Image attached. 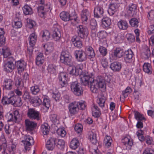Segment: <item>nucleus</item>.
<instances>
[{
  "mask_svg": "<svg viewBox=\"0 0 154 154\" xmlns=\"http://www.w3.org/2000/svg\"><path fill=\"white\" fill-rule=\"evenodd\" d=\"M66 75L67 74L64 72H61L59 74L58 76L59 83L62 87H66L68 85Z\"/></svg>",
  "mask_w": 154,
  "mask_h": 154,
  "instance_id": "14",
  "label": "nucleus"
},
{
  "mask_svg": "<svg viewBox=\"0 0 154 154\" xmlns=\"http://www.w3.org/2000/svg\"><path fill=\"white\" fill-rule=\"evenodd\" d=\"M35 22L33 20L29 19L27 20V26L29 28L31 29L35 25Z\"/></svg>",
  "mask_w": 154,
  "mask_h": 154,
  "instance_id": "56",
  "label": "nucleus"
},
{
  "mask_svg": "<svg viewBox=\"0 0 154 154\" xmlns=\"http://www.w3.org/2000/svg\"><path fill=\"white\" fill-rule=\"evenodd\" d=\"M92 115L94 117L97 118L99 117L101 113L100 109L97 106L94 104L93 107L92 108Z\"/></svg>",
  "mask_w": 154,
  "mask_h": 154,
  "instance_id": "34",
  "label": "nucleus"
},
{
  "mask_svg": "<svg viewBox=\"0 0 154 154\" xmlns=\"http://www.w3.org/2000/svg\"><path fill=\"white\" fill-rule=\"evenodd\" d=\"M143 69L144 72L149 75L152 74V69L151 64L148 63H145L143 66Z\"/></svg>",
  "mask_w": 154,
  "mask_h": 154,
  "instance_id": "25",
  "label": "nucleus"
},
{
  "mask_svg": "<svg viewBox=\"0 0 154 154\" xmlns=\"http://www.w3.org/2000/svg\"><path fill=\"white\" fill-rule=\"evenodd\" d=\"M42 104L45 107L46 109H48L50 106V100L47 98H44Z\"/></svg>",
  "mask_w": 154,
  "mask_h": 154,
  "instance_id": "48",
  "label": "nucleus"
},
{
  "mask_svg": "<svg viewBox=\"0 0 154 154\" xmlns=\"http://www.w3.org/2000/svg\"><path fill=\"white\" fill-rule=\"evenodd\" d=\"M119 7V5L116 3L111 4L109 7L108 12L110 16H112L117 11Z\"/></svg>",
  "mask_w": 154,
  "mask_h": 154,
  "instance_id": "23",
  "label": "nucleus"
},
{
  "mask_svg": "<svg viewBox=\"0 0 154 154\" xmlns=\"http://www.w3.org/2000/svg\"><path fill=\"white\" fill-rule=\"evenodd\" d=\"M74 129L78 133H80L83 130V126L81 124H77L74 127Z\"/></svg>",
  "mask_w": 154,
  "mask_h": 154,
  "instance_id": "55",
  "label": "nucleus"
},
{
  "mask_svg": "<svg viewBox=\"0 0 154 154\" xmlns=\"http://www.w3.org/2000/svg\"><path fill=\"white\" fill-rule=\"evenodd\" d=\"M90 14L87 9L82 11L81 13V18L82 24L87 25L88 24L90 17Z\"/></svg>",
  "mask_w": 154,
  "mask_h": 154,
  "instance_id": "8",
  "label": "nucleus"
},
{
  "mask_svg": "<svg viewBox=\"0 0 154 154\" xmlns=\"http://www.w3.org/2000/svg\"><path fill=\"white\" fill-rule=\"evenodd\" d=\"M71 90L74 94L77 96L81 95L83 93L82 87H71Z\"/></svg>",
  "mask_w": 154,
  "mask_h": 154,
  "instance_id": "36",
  "label": "nucleus"
},
{
  "mask_svg": "<svg viewBox=\"0 0 154 154\" xmlns=\"http://www.w3.org/2000/svg\"><path fill=\"white\" fill-rule=\"evenodd\" d=\"M143 154H154V151L151 148H147L145 150Z\"/></svg>",
  "mask_w": 154,
  "mask_h": 154,
  "instance_id": "64",
  "label": "nucleus"
},
{
  "mask_svg": "<svg viewBox=\"0 0 154 154\" xmlns=\"http://www.w3.org/2000/svg\"><path fill=\"white\" fill-rule=\"evenodd\" d=\"M124 38V37L121 34H119L115 38V41L116 43H119L122 42Z\"/></svg>",
  "mask_w": 154,
  "mask_h": 154,
  "instance_id": "52",
  "label": "nucleus"
},
{
  "mask_svg": "<svg viewBox=\"0 0 154 154\" xmlns=\"http://www.w3.org/2000/svg\"><path fill=\"white\" fill-rule=\"evenodd\" d=\"M134 116L135 119L138 121H141L145 119V118L143 115L138 112H134Z\"/></svg>",
  "mask_w": 154,
  "mask_h": 154,
  "instance_id": "47",
  "label": "nucleus"
},
{
  "mask_svg": "<svg viewBox=\"0 0 154 154\" xmlns=\"http://www.w3.org/2000/svg\"><path fill=\"white\" fill-rule=\"evenodd\" d=\"M148 18L149 20H154V10H151L148 13Z\"/></svg>",
  "mask_w": 154,
  "mask_h": 154,
  "instance_id": "63",
  "label": "nucleus"
},
{
  "mask_svg": "<svg viewBox=\"0 0 154 154\" xmlns=\"http://www.w3.org/2000/svg\"><path fill=\"white\" fill-rule=\"evenodd\" d=\"M25 128L27 131H31L34 130L36 128L37 124L33 121L28 119L25 121Z\"/></svg>",
  "mask_w": 154,
  "mask_h": 154,
  "instance_id": "10",
  "label": "nucleus"
},
{
  "mask_svg": "<svg viewBox=\"0 0 154 154\" xmlns=\"http://www.w3.org/2000/svg\"><path fill=\"white\" fill-rule=\"evenodd\" d=\"M2 53L4 58H6L11 54L10 49L7 47H5L2 48Z\"/></svg>",
  "mask_w": 154,
  "mask_h": 154,
  "instance_id": "43",
  "label": "nucleus"
},
{
  "mask_svg": "<svg viewBox=\"0 0 154 154\" xmlns=\"http://www.w3.org/2000/svg\"><path fill=\"white\" fill-rule=\"evenodd\" d=\"M122 143L124 148L128 150H131L133 145V140L128 137H125L122 139Z\"/></svg>",
  "mask_w": 154,
  "mask_h": 154,
  "instance_id": "12",
  "label": "nucleus"
},
{
  "mask_svg": "<svg viewBox=\"0 0 154 154\" xmlns=\"http://www.w3.org/2000/svg\"><path fill=\"white\" fill-rule=\"evenodd\" d=\"M41 5L40 3L38 8V15L41 17L44 18L46 14V12L51 10V5L50 4Z\"/></svg>",
  "mask_w": 154,
  "mask_h": 154,
  "instance_id": "3",
  "label": "nucleus"
},
{
  "mask_svg": "<svg viewBox=\"0 0 154 154\" xmlns=\"http://www.w3.org/2000/svg\"><path fill=\"white\" fill-rule=\"evenodd\" d=\"M60 60L61 63L67 65L72 66L73 64L72 57L67 51L62 52Z\"/></svg>",
  "mask_w": 154,
  "mask_h": 154,
  "instance_id": "2",
  "label": "nucleus"
},
{
  "mask_svg": "<svg viewBox=\"0 0 154 154\" xmlns=\"http://www.w3.org/2000/svg\"><path fill=\"white\" fill-rule=\"evenodd\" d=\"M98 99L97 100V102L100 106L103 107L104 106V103L105 102V99L104 97H100L99 95L98 96Z\"/></svg>",
  "mask_w": 154,
  "mask_h": 154,
  "instance_id": "51",
  "label": "nucleus"
},
{
  "mask_svg": "<svg viewBox=\"0 0 154 154\" xmlns=\"http://www.w3.org/2000/svg\"><path fill=\"white\" fill-rule=\"evenodd\" d=\"M18 70V73L20 74L23 71L26 65V63L23 60H20L17 62H15Z\"/></svg>",
  "mask_w": 154,
  "mask_h": 154,
  "instance_id": "19",
  "label": "nucleus"
},
{
  "mask_svg": "<svg viewBox=\"0 0 154 154\" xmlns=\"http://www.w3.org/2000/svg\"><path fill=\"white\" fill-rule=\"evenodd\" d=\"M101 21L102 26L104 28H108L111 24V20L109 17L104 18L102 19Z\"/></svg>",
  "mask_w": 154,
  "mask_h": 154,
  "instance_id": "28",
  "label": "nucleus"
},
{
  "mask_svg": "<svg viewBox=\"0 0 154 154\" xmlns=\"http://www.w3.org/2000/svg\"><path fill=\"white\" fill-rule=\"evenodd\" d=\"M41 34L42 39L45 41H48L50 37V32L46 30L42 31L41 32Z\"/></svg>",
  "mask_w": 154,
  "mask_h": 154,
  "instance_id": "32",
  "label": "nucleus"
},
{
  "mask_svg": "<svg viewBox=\"0 0 154 154\" xmlns=\"http://www.w3.org/2000/svg\"><path fill=\"white\" fill-rule=\"evenodd\" d=\"M79 142L78 139L74 138L70 142V147L71 149H75L79 146Z\"/></svg>",
  "mask_w": 154,
  "mask_h": 154,
  "instance_id": "38",
  "label": "nucleus"
},
{
  "mask_svg": "<svg viewBox=\"0 0 154 154\" xmlns=\"http://www.w3.org/2000/svg\"><path fill=\"white\" fill-rule=\"evenodd\" d=\"M53 39L55 41H59L61 37V34L60 31L58 28H55L53 30L52 34Z\"/></svg>",
  "mask_w": 154,
  "mask_h": 154,
  "instance_id": "26",
  "label": "nucleus"
},
{
  "mask_svg": "<svg viewBox=\"0 0 154 154\" xmlns=\"http://www.w3.org/2000/svg\"><path fill=\"white\" fill-rule=\"evenodd\" d=\"M41 129L44 135H47L49 133L50 127L47 123H44L41 126Z\"/></svg>",
  "mask_w": 154,
  "mask_h": 154,
  "instance_id": "33",
  "label": "nucleus"
},
{
  "mask_svg": "<svg viewBox=\"0 0 154 154\" xmlns=\"http://www.w3.org/2000/svg\"><path fill=\"white\" fill-rule=\"evenodd\" d=\"M132 91L131 87H127L124 91H122V94L125 98H126L128 96V93H130Z\"/></svg>",
  "mask_w": 154,
  "mask_h": 154,
  "instance_id": "60",
  "label": "nucleus"
},
{
  "mask_svg": "<svg viewBox=\"0 0 154 154\" xmlns=\"http://www.w3.org/2000/svg\"><path fill=\"white\" fill-rule=\"evenodd\" d=\"M134 56L133 51L131 49H128L125 51L124 57V60L126 63H130L132 61V57Z\"/></svg>",
  "mask_w": 154,
  "mask_h": 154,
  "instance_id": "15",
  "label": "nucleus"
},
{
  "mask_svg": "<svg viewBox=\"0 0 154 154\" xmlns=\"http://www.w3.org/2000/svg\"><path fill=\"white\" fill-rule=\"evenodd\" d=\"M85 52L87 55L89 57L91 60L93 61L91 59L94 58L95 56V53L94 50L92 47L89 46H86L85 48Z\"/></svg>",
  "mask_w": 154,
  "mask_h": 154,
  "instance_id": "21",
  "label": "nucleus"
},
{
  "mask_svg": "<svg viewBox=\"0 0 154 154\" xmlns=\"http://www.w3.org/2000/svg\"><path fill=\"white\" fill-rule=\"evenodd\" d=\"M94 17L97 18L102 17L104 13V10L102 5L98 4L95 6L94 8Z\"/></svg>",
  "mask_w": 154,
  "mask_h": 154,
  "instance_id": "11",
  "label": "nucleus"
},
{
  "mask_svg": "<svg viewBox=\"0 0 154 154\" xmlns=\"http://www.w3.org/2000/svg\"><path fill=\"white\" fill-rule=\"evenodd\" d=\"M127 40L131 43L134 42L135 41L134 36L131 34H128L127 35Z\"/></svg>",
  "mask_w": 154,
  "mask_h": 154,
  "instance_id": "58",
  "label": "nucleus"
},
{
  "mask_svg": "<svg viewBox=\"0 0 154 154\" xmlns=\"http://www.w3.org/2000/svg\"><path fill=\"white\" fill-rule=\"evenodd\" d=\"M65 142L63 140L59 139L56 145L57 147L59 149H62L64 147Z\"/></svg>",
  "mask_w": 154,
  "mask_h": 154,
  "instance_id": "50",
  "label": "nucleus"
},
{
  "mask_svg": "<svg viewBox=\"0 0 154 154\" xmlns=\"http://www.w3.org/2000/svg\"><path fill=\"white\" fill-rule=\"evenodd\" d=\"M129 23L132 27L137 28L138 26L139 21L136 18H131L129 20Z\"/></svg>",
  "mask_w": 154,
  "mask_h": 154,
  "instance_id": "44",
  "label": "nucleus"
},
{
  "mask_svg": "<svg viewBox=\"0 0 154 154\" xmlns=\"http://www.w3.org/2000/svg\"><path fill=\"white\" fill-rule=\"evenodd\" d=\"M83 64H78L76 68L78 69V71H79V75H80V79H81V75H82V74H85V73H87V72H84L83 73L82 69H83Z\"/></svg>",
  "mask_w": 154,
  "mask_h": 154,
  "instance_id": "57",
  "label": "nucleus"
},
{
  "mask_svg": "<svg viewBox=\"0 0 154 154\" xmlns=\"http://www.w3.org/2000/svg\"><path fill=\"white\" fill-rule=\"evenodd\" d=\"M78 102H74L70 103L68 106L69 112L71 116L77 113L79 110Z\"/></svg>",
  "mask_w": 154,
  "mask_h": 154,
  "instance_id": "9",
  "label": "nucleus"
},
{
  "mask_svg": "<svg viewBox=\"0 0 154 154\" xmlns=\"http://www.w3.org/2000/svg\"><path fill=\"white\" fill-rule=\"evenodd\" d=\"M74 55L77 61L79 62L85 61L87 59L86 52L82 50H75L74 52Z\"/></svg>",
  "mask_w": 154,
  "mask_h": 154,
  "instance_id": "4",
  "label": "nucleus"
},
{
  "mask_svg": "<svg viewBox=\"0 0 154 154\" xmlns=\"http://www.w3.org/2000/svg\"><path fill=\"white\" fill-rule=\"evenodd\" d=\"M77 32L79 37L84 39L88 37L89 32L87 27L80 25L77 26Z\"/></svg>",
  "mask_w": 154,
  "mask_h": 154,
  "instance_id": "5",
  "label": "nucleus"
},
{
  "mask_svg": "<svg viewBox=\"0 0 154 154\" xmlns=\"http://www.w3.org/2000/svg\"><path fill=\"white\" fill-rule=\"evenodd\" d=\"M112 140L110 136L106 135L104 139V143L107 148H109L111 146Z\"/></svg>",
  "mask_w": 154,
  "mask_h": 154,
  "instance_id": "42",
  "label": "nucleus"
},
{
  "mask_svg": "<svg viewBox=\"0 0 154 154\" xmlns=\"http://www.w3.org/2000/svg\"><path fill=\"white\" fill-rule=\"evenodd\" d=\"M60 16L61 19L65 21H69L71 17L69 14L66 11L62 12L60 14Z\"/></svg>",
  "mask_w": 154,
  "mask_h": 154,
  "instance_id": "31",
  "label": "nucleus"
},
{
  "mask_svg": "<svg viewBox=\"0 0 154 154\" xmlns=\"http://www.w3.org/2000/svg\"><path fill=\"white\" fill-rule=\"evenodd\" d=\"M137 11V6L135 5L132 4L129 7L128 13L130 16H134L136 14Z\"/></svg>",
  "mask_w": 154,
  "mask_h": 154,
  "instance_id": "37",
  "label": "nucleus"
},
{
  "mask_svg": "<svg viewBox=\"0 0 154 154\" xmlns=\"http://www.w3.org/2000/svg\"><path fill=\"white\" fill-rule=\"evenodd\" d=\"M47 70L50 73H54L56 72V67L55 65L50 64L48 65Z\"/></svg>",
  "mask_w": 154,
  "mask_h": 154,
  "instance_id": "46",
  "label": "nucleus"
},
{
  "mask_svg": "<svg viewBox=\"0 0 154 154\" xmlns=\"http://www.w3.org/2000/svg\"><path fill=\"white\" fill-rule=\"evenodd\" d=\"M15 67V65L11 60L8 61L4 66V71L7 72H11Z\"/></svg>",
  "mask_w": 154,
  "mask_h": 154,
  "instance_id": "18",
  "label": "nucleus"
},
{
  "mask_svg": "<svg viewBox=\"0 0 154 154\" xmlns=\"http://www.w3.org/2000/svg\"><path fill=\"white\" fill-rule=\"evenodd\" d=\"M36 106H39L42 103L41 100L38 97H32L30 102Z\"/></svg>",
  "mask_w": 154,
  "mask_h": 154,
  "instance_id": "45",
  "label": "nucleus"
},
{
  "mask_svg": "<svg viewBox=\"0 0 154 154\" xmlns=\"http://www.w3.org/2000/svg\"><path fill=\"white\" fill-rule=\"evenodd\" d=\"M92 75V73H91L90 75L88 72L81 75L82 85L85 86L90 85L91 87L106 86L105 81L103 77L101 76H98L94 79L91 77Z\"/></svg>",
  "mask_w": 154,
  "mask_h": 154,
  "instance_id": "1",
  "label": "nucleus"
},
{
  "mask_svg": "<svg viewBox=\"0 0 154 154\" xmlns=\"http://www.w3.org/2000/svg\"><path fill=\"white\" fill-rule=\"evenodd\" d=\"M44 62V57L42 53H40L37 56L36 64L38 66H41Z\"/></svg>",
  "mask_w": 154,
  "mask_h": 154,
  "instance_id": "29",
  "label": "nucleus"
},
{
  "mask_svg": "<svg viewBox=\"0 0 154 154\" xmlns=\"http://www.w3.org/2000/svg\"><path fill=\"white\" fill-rule=\"evenodd\" d=\"M23 99L26 101L31 102L32 97H31L27 91H25L23 95Z\"/></svg>",
  "mask_w": 154,
  "mask_h": 154,
  "instance_id": "49",
  "label": "nucleus"
},
{
  "mask_svg": "<svg viewBox=\"0 0 154 154\" xmlns=\"http://www.w3.org/2000/svg\"><path fill=\"white\" fill-rule=\"evenodd\" d=\"M57 133L62 137H64L66 135V132L63 128H59L57 130Z\"/></svg>",
  "mask_w": 154,
  "mask_h": 154,
  "instance_id": "59",
  "label": "nucleus"
},
{
  "mask_svg": "<svg viewBox=\"0 0 154 154\" xmlns=\"http://www.w3.org/2000/svg\"><path fill=\"white\" fill-rule=\"evenodd\" d=\"M88 139L91 142L94 144H96L97 142V139L96 134L93 131H91L89 133Z\"/></svg>",
  "mask_w": 154,
  "mask_h": 154,
  "instance_id": "35",
  "label": "nucleus"
},
{
  "mask_svg": "<svg viewBox=\"0 0 154 154\" xmlns=\"http://www.w3.org/2000/svg\"><path fill=\"white\" fill-rule=\"evenodd\" d=\"M71 41L74 46L78 48H81L83 46L82 42L79 37L76 36H73Z\"/></svg>",
  "mask_w": 154,
  "mask_h": 154,
  "instance_id": "16",
  "label": "nucleus"
},
{
  "mask_svg": "<svg viewBox=\"0 0 154 154\" xmlns=\"http://www.w3.org/2000/svg\"><path fill=\"white\" fill-rule=\"evenodd\" d=\"M123 50L119 48H116L114 50V55L111 54L110 56V61L116 60L117 58H120L123 56Z\"/></svg>",
  "mask_w": 154,
  "mask_h": 154,
  "instance_id": "13",
  "label": "nucleus"
},
{
  "mask_svg": "<svg viewBox=\"0 0 154 154\" xmlns=\"http://www.w3.org/2000/svg\"><path fill=\"white\" fill-rule=\"evenodd\" d=\"M27 115L29 118L32 119L39 121L41 119V115L40 112L34 109H29Z\"/></svg>",
  "mask_w": 154,
  "mask_h": 154,
  "instance_id": "7",
  "label": "nucleus"
},
{
  "mask_svg": "<svg viewBox=\"0 0 154 154\" xmlns=\"http://www.w3.org/2000/svg\"><path fill=\"white\" fill-rule=\"evenodd\" d=\"M24 139L21 142L24 144V148L26 150H29L30 146L34 144V142L33 138L29 135H26L23 137Z\"/></svg>",
  "mask_w": 154,
  "mask_h": 154,
  "instance_id": "6",
  "label": "nucleus"
},
{
  "mask_svg": "<svg viewBox=\"0 0 154 154\" xmlns=\"http://www.w3.org/2000/svg\"><path fill=\"white\" fill-rule=\"evenodd\" d=\"M7 116L8 117V122L13 121L16 122L20 117L19 112L18 110L15 111L13 114H9Z\"/></svg>",
  "mask_w": 154,
  "mask_h": 154,
  "instance_id": "20",
  "label": "nucleus"
},
{
  "mask_svg": "<svg viewBox=\"0 0 154 154\" xmlns=\"http://www.w3.org/2000/svg\"><path fill=\"white\" fill-rule=\"evenodd\" d=\"M22 9L24 14L26 15H31L33 13L32 8L27 5H25L23 8Z\"/></svg>",
  "mask_w": 154,
  "mask_h": 154,
  "instance_id": "41",
  "label": "nucleus"
},
{
  "mask_svg": "<svg viewBox=\"0 0 154 154\" xmlns=\"http://www.w3.org/2000/svg\"><path fill=\"white\" fill-rule=\"evenodd\" d=\"M43 47L45 50V54H48L52 52L54 49L53 45L52 42H48L43 45Z\"/></svg>",
  "mask_w": 154,
  "mask_h": 154,
  "instance_id": "27",
  "label": "nucleus"
},
{
  "mask_svg": "<svg viewBox=\"0 0 154 154\" xmlns=\"http://www.w3.org/2000/svg\"><path fill=\"white\" fill-rule=\"evenodd\" d=\"M111 69L114 72H119L122 67V64L118 62H114L110 66Z\"/></svg>",
  "mask_w": 154,
  "mask_h": 154,
  "instance_id": "22",
  "label": "nucleus"
},
{
  "mask_svg": "<svg viewBox=\"0 0 154 154\" xmlns=\"http://www.w3.org/2000/svg\"><path fill=\"white\" fill-rule=\"evenodd\" d=\"M13 96H9V94L8 96L3 97L2 99V102L4 105H6L9 104H13Z\"/></svg>",
  "mask_w": 154,
  "mask_h": 154,
  "instance_id": "24",
  "label": "nucleus"
},
{
  "mask_svg": "<svg viewBox=\"0 0 154 154\" xmlns=\"http://www.w3.org/2000/svg\"><path fill=\"white\" fill-rule=\"evenodd\" d=\"M56 139L55 138L51 137L47 141L46 144V148L49 150H52L55 146V142Z\"/></svg>",
  "mask_w": 154,
  "mask_h": 154,
  "instance_id": "17",
  "label": "nucleus"
},
{
  "mask_svg": "<svg viewBox=\"0 0 154 154\" xmlns=\"http://www.w3.org/2000/svg\"><path fill=\"white\" fill-rule=\"evenodd\" d=\"M23 82L21 79L16 78L15 79V85L16 86H23Z\"/></svg>",
  "mask_w": 154,
  "mask_h": 154,
  "instance_id": "62",
  "label": "nucleus"
},
{
  "mask_svg": "<svg viewBox=\"0 0 154 154\" xmlns=\"http://www.w3.org/2000/svg\"><path fill=\"white\" fill-rule=\"evenodd\" d=\"M37 35L34 33H32L30 34L29 37L30 45L34 46L35 45L37 40Z\"/></svg>",
  "mask_w": 154,
  "mask_h": 154,
  "instance_id": "30",
  "label": "nucleus"
},
{
  "mask_svg": "<svg viewBox=\"0 0 154 154\" xmlns=\"http://www.w3.org/2000/svg\"><path fill=\"white\" fill-rule=\"evenodd\" d=\"M68 69V71L70 75H79V71H78L77 68L74 66H69Z\"/></svg>",
  "mask_w": 154,
  "mask_h": 154,
  "instance_id": "39",
  "label": "nucleus"
},
{
  "mask_svg": "<svg viewBox=\"0 0 154 154\" xmlns=\"http://www.w3.org/2000/svg\"><path fill=\"white\" fill-rule=\"evenodd\" d=\"M14 84V82L11 79H6L4 80V84L5 87H12Z\"/></svg>",
  "mask_w": 154,
  "mask_h": 154,
  "instance_id": "54",
  "label": "nucleus"
},
{
  "mask_svg": "<svg viewBox=\"0 0 154 154\" xmlns=\"http://www.w3.org/2000/svg\"><path fill=\"white\" fill-rule=\"evenodd\" d=\"M119 28L121 29L125 30L128 28V24L126 21L121 20L118 23Z\"/></svg>",
  "mask_w": 154,
  "mask_h": 154,
  "instance_id": "40",
  "label": "nucleus"
},
{
  "mask_svg": "<svg viewBox=\"0 0 154 154\" xmlns=\"http://www.w3.org/2000/svg\"><path fill=\"white\" fill-rule=\"evenodd\" d=\"M99 50L100 53L103 56H105L107 53V49L103 46H100L99 48Z\"/></svg>",
  "mask_w": 154,
  "mask_h": 154,
  "instance_id": "53",
  "label": "nucleus"
},
{
  "mask_svg": "<svg viewBox=\"0 0 154 154\" xmlns=\"http://www.w3.org/2000/svg\"><path fill=\"white\" fill-rule=\"evenodd\" d=\"M149 30L148 33L149 35H151L154 33V23H151L148 27Z\"/></svg>",
  "mask_w": 154,
  "mask_h": 154,
  "instance_id": "61",
  "label": "nucleus"
}]
</instances>
